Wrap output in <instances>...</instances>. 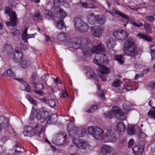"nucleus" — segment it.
Returning <instances> with one entry per match:
<instances>
[{
	"label": "nucleus",
	"mask_w": 155,
	"mask_h": 155,
	"mask_svg": "<svg viewBox=\"0 0 155 155\" xmlns=\"http://www.w3.org/2000/svg\"><path fill=\"white\" fill-rule=\"evenodd\" d=\"M106 19L105 17L103 15H97L96 23L98 24L101 25H103L105 24Z\"/></svg>",
	"instance_id": "nucleus-25"
},
{
	"label": "nucleus",
	"mask_w": 155,
	"mask_h": 155,
	"mask_svg": "<svg viewBox=\"0 0 155 155\" xmlns=\"http://www.w3.org/2000/svg\"><path fill=\"white\" fill-rule=\"evenodd\" d=\"M98 96L101 97V98L103 99L104 100H106V98L105 97V95L104 94V91H102V93H101Z\"/></svg>",
	"instance_id": "nucleus-64"
},
{
	"label": "nucleus",
	"mask_w": 155,
	"mask_h": 155,
	"mask_svg": "<svg viewBox=\"0 0 155 155\" xmlns=\"http://www.w3.org/2000/svg\"><path fill=\"white\" fill-rule=\"evenodd\" d=\"M42 90H34V91L37 94H39L41 96H42L44 94V93L42 91Z\"/></svg>",
	"instance_id": "nucleus-63"
},
{
	"label": "nucleus",
	"mask_w": 155,
	"mask_h": 155,
	"mask_svg": "<svg viewBox=\"0 0 155 155\" xmlns=\"http://www.w3.org/2000/svg\"><path fill=\"white\" fill-rule=\"evenodd\" d=\"M145 19L150 22H153L154 20V18L151 16H147L145 17Z\"/></svg>",
	"instance_id": "nucleus-62"
},
{
	"label": "nucleus",
	"mask_w": 155,
	"mask_h": 155,
	"mask_svg": "<svg viewBox=\"0 0 155 155\" xmlns=\"http://www.w3.org/2000/svg\"><path fill=\"white\" fill-rule=\"evenodd\" d=\"M67 130L70 136L73 137L76 136L78 128L75 127L72 121H71L67 125Z\"/></svg>",
	"instance_id": "nucleus-10"
},
{
	"label": "nucleus",
	"mask_w": 155,
	"mask_h": 155,
	"mask_svg": "<svg viewBox=\"0 0 155 155\" xmlns=\"http://www.w3.org/2000/svg\"><path fill=\"white\" fill-rule=\"evenodd\" d=\"M97 108V105L92 104L91 105V107L90 108V109L86 111V112L88 113H92Z\"/></svg>",
	"instance_id": "nucleus-48"
},
{
	"label": "nucleus",
	"mask_w": 155,
	"mask_h": 155,
	"mask_svg": "<svg viewBox=\"0 0 155 155\" xmlns=\"http://www.w3.org/2000/svg\"><path fill=\"white\" fill-rule=\"evenodd\" d=\"M48 114V111L43 109L42 111L38 110L33 106L32 108L31 114L29 119L32 120L35 118H37L38 120H42V122H44L46 119L47 115Z\"/></svg>",
	"instance_id": "nucleus-4"
},
{
	"label": "nucleus",
	"mask_w": 155,
	"mask_h": 155,
	"mask_svg": "<svg viewBox=\"0 0 155 155\" xmlns=\"http://www.w3.org/2000/svg\"><path fill=\"white\" fill-rule=\"evenodd\" d=\"M35 84L34 87L36 89V90H42L44 88L43 85L41 83Z\"/></svg>",
	"instance_id": "nucleus-46"
},
{
	"label": "nucleus",
	"mask_w": 155,
	"mask_h": 155,
	"mask_svg": "<svg viewBox=\"0 0 155 155\" xmlns=\"http://www.w3.org/2000/svg\"><path fill=\"white\" fill-rule=\"evenodd\" d=\"M103 138L106 142H115L117 140L115 134L111 130H107Z\"/></svg>",
	"instance_id": "nucleus-9"
},
{
	"label": "nucleus",
	"mask_w": 155,
	"mask_h": 155,
	"mask_svg": "<svg viewBox=\"0 0 155 155\" xmlns=\"http://www.w3.org/2000/svg\"><path fill=\"white\" fill-rule=\"evenodd\" d=\"M47 115L46 119H47V124H52L55 123L57 121L58 116L55 114H52L47 117ZM45 120H44L45 121Z\"/></svg>",
	"instance_id": "nucleus-18"
},
{
	"label": "nucleus",
	"mask_w": 155,
	"mask_h": 155,
	"mask_svg": "<svg viewBox=\"0 0 155 155\" xmlns=\"http://www.w3.org/2000/svg\"><path fill=\"white\" fill-rule=\"evenodd\" d=\"M45 18L48 19H51L52 17V13L48 10L45 11Z\"/></svg>",
	"instance_id": "nucleus-51"
},
{
	"label": "nucleus",
	"mask_w": 155,
	"mask_h": 155,
	"mask_svg": "<svg viewBox=\"0 0 155 155\" xmlns=\"http://www.w3.org/2000/svg\"><path fill=\"white\" fill-rule=\"evenodd\" d=\"M26 130L25 128V131L23 132V134L24 135L26 136H32V132L30 130H32L33 133L35 135H37L38 136H40L41 134L43 132H44L45 128V127L43 126L41 128L40 130H39L40 127L38 128V125L37 124L34 127H31L30 126H27Z\"/></svg>",
	"instance_id": "nucleus-5"
},
{
	"label": "nucleus",
	"mask_w": 155,
	"mask_h": 155,
	"mask_svg": "<svg viewBox=\"0 0 155 155\" xmlns=\"http://www.w3.org/2000/svg\"><path fill=\"white\" fill-rule=\"evenodd\" d=\"M95 129V128H94L93 126H90L89 127H88L87 130L88 133L93 136V134L94 133V130Z\"/></svg>",
	"instance_id": "nucleus-55"
},
{
	"label": "nucleus",
	"mask_w": 155,
	"mask_h": 155,
	"mask_svg": "<svg viewBox=\"0 0 155 155\" xmlns=\"http://www.w3.org/2000/svg\"><path fill=\"white\" fill-rule=\"evenodd\" d=\"M6 73L8 76H10L12 78H14L15 77V74L13 71L11 69H8L6 70Z\"/></svg>",
	"instance_id": "nucleus-53"
},
{
	"label": "nucleus",
	"mask_w": 155,
	"mask_h": 155,
	"mask_svg": "<svg viewBox=\"0 0 155 155\" xmlns=\"http://www.w3.org/2000/svg\"><path fill=\"white\" fill-rule=\"evenodd\" d=\"M55 25L58 29L61 30L64 26V23L63 20L61 19L58 20L55 23Z\"/></svg>",
	"instance_id": "nucleus-34"
},
{
	"label": "nucleus",
	"mask_w": 155,
	"mask_h": 155,
	"mask_svg": "<svg viewBox=\"0 0 155 155\" xmlns=\"http://www.w3.org/2000/svg\"><path fill=\"white\" fill-rule=\"evenodd\" d=\"M137 36L139 38L145 39L147 41H151L152 40V38L144 34H138Z\"/></svg>",
	"instance_id": "nucleus-33"
},
{
	"label": "nucleus",
	"mask_w": 155,
	"mask_h": 155,
	"mask_svg": "<svg viewBox=\"0 0 155 155\" xmlns=\"http://www.w3.org/2000/svg\"><path fill=\"white\" fill-rule=\"evenodd\" d=\"M86 1L90 5V6L91 8H96L97 7L94 0H87Z\"/></svg>",
	"instance_id": "nucleus-45"
},
{
	"label": "nucleus",
	"mask_w": 155,
	"mask_h": 155,
	"mask_svg": "<svg viewBox=\"0 0 155 155\" xmlns=\"http://www.w3.org/2000/svg\"><path fill=\"white\" fill-rule=\"evenodd\" d=\"M21 143L19 142H17L15 144V146L13 147V149L15 150V153L18 154V153H22V152L19 151V150H17V148L19 147L20 148H21Z\"/></svg>",
	"instance_id": "nucleus-42"
},
{
	"label": "nucleus",
	"mask_w": 155,
	"mask_h": 155,
	"mask_svg": "<svg viewBox=\"0 0 155 155\" xmlns=\"http://www.w3.org/2000/svg\"><path fill=\"white\" fill-rule=\"evenodd\" d=\"M103 30L99 26H95L91 28V34L94 36L98 37L102 34Z\"/></svg>",
	"instance_id": "nucleus-14"
},
{
	"label": "nucleus",
	"mask_w": 155,
	"mask_h": 155,
	"mask_svg": "<svg viewBox=\"0 0 155 155\" xmlns=\"http://www.w3.org/2000/svg\"><path fill=\"white\" fill-rule=\"evenodd\" d=\"M56 11V17L60 19H64L67 15L66 13L59 7H57L55 9Z\"/></svg>",
	"instance_id": "nucleus-19"
},
{
	"label": "nucleus",
	"mask_w": 155,
	"mask_h": 155,
	"mask_svg": "<svg viewBox=\"0 0 155 155\" xmlns=\"http://www.w3.org/2000/svg\"><path fill=\"white\" fill-rule=\"evenodd\" d=\"M101 68L99 70L100 77L103 81L106 80V76L110 72V70L104 65H102Z\"/></svg>",
	"instance_id": "nucleus-11"
},
{
	"label": "nucleus",
	"mask_w": 155,
	"mask_h": 155,
	"mask_svg": "<svg viewBox=\"0 0 155 155\" xmlns=\"http://www.w3.org/2000/svg\"><path fill=\"white\" fill-rule=\"evenodd\" d=\"M106 44L107 46L109 48H113L116 44L115 41L112 39L108 40L107 41Z\"/></svg>",
	"instance_id": "nucleus-36"
},
{
	"label": "nucleus",
	"mask_w": 155,
	"mask_h": 155,
	"mask_svg": "<svg viewBox=\"0 0 155 155\" xmlns=\"http://www.w3.org/2000/svg\"><path fill=\"white\" fill-rule=\"evenodd\" d=\"M123 109L124 111H128L131 110L130 105L129 103H125L123 105Z\"/></svg>",
	"instance_id": "nucleus-47"
},
{
	"label": "nucleus",
	"mask_w": 155,
	"mask_h": 155,
	"mask_svg": "<svg viewBox=\"0 0 155 155\" xmlns=\"http://www.w3.org/2000/svg\"><path fill=\"white\" fill-rule=\"evenodd\" d=\"M83 55L86 57H90L91 56V51L88 50L83 49L82 51Z\"/></svg>",
	"instance_id": "nucleus-50"
},
{
	"label": "nucleus",
	"mask_w": 155,
	"mask_h": 155,
	"mask_svg": "<svg viewBox=\"0 0 155 155\" xmlns=\"http://www.w3.org/2000/svg\"><path fill=\"white\" fill-rule=\"evenodd\" d=\"M140 143H139L137 145H135L132 149L133 153L135 155H141L143 153L144 145L143 143L142 144H140Z\"/></svg>",
	"instance_id": "nucleus-13"
},
{
	"label": "nucleus",
	"mask_w": 155,
	"mask_h": 155,
	"mask_svg": "<svg viewBox=\"0 0 155 155\" xmlns=\"http://www.w3.org/2000/svg\"><path fill=\"white\" fill-rule=\"evenodd\" d=\"M23 58V54L21 52L16 50L14 54L13 60L17 63L20 62Z\"/></svg>",
	"instance_id": "nucleus-17"
},
{
	"label": "nucleus",
	"mask_w": 155,
	"mask_h": 155,
	"mask_svg": "<svg viewBox=\"0 0 155 155\" xmlns=\"http://www.w3.org/2000/svg\"><path fill=\"white\" fill-rule=\"evenodd\" d=\"M71 42L73 43L72 46L74 48L78 49L80 48L82 44V41L80 38H74L71 39Z\"/></svg>",
	"instance_id": "nucleus-16"
},
{
	"label": "nucleus",
	"mask_w": 155,
	"mask_h": 155,
	"mask_svg": "<svg viewBox=\"0 0 155 155\" xmlns=\"http://www.w3.org/2000/svg\"><path fill=\"white\" fill-rule=\"evenodd\" d=\"M123 56L122 54L116 55L114 57V58L117 61L121 64H123L124 61L122 60Z\"/></svg>",
	"instance_id": "nucleus-38"
},
{
	"label": "nucleus",
	"mask_w": 155,
	"mask_h": 155,
	"mask_svg": "<svg viewBox=\"0 0 155 155\" xmlns=\"http://www.w3.org/2000/svg\"><path fill=\"white\" fill-rule=\"evenodd\" d=\"M49 76V75L47 73H45L41 77L42 80L45 82L46 84V81L48 80Z\"/></svg>",
	"instance_id": "nucleus-54"
},
{
	"label": "nucleus",
	"mask_w": 155,
	"mask_h": 155,
	"mask_svg": "<svg viewBox=\"0 0 155 155\" xmlns=\"http://www.w3.org/2000/svg\"><path fill=\"white\" fill-rule=\"evenodd\" d=\"M113 150L112 147L107 145H104L102 146V152L105 154L111 152Z\"/></svg>",
	"instance_id": "nucleus-27"
},
{
	"label": "nucleus",
	"mask_w": 155,
	"mask_h": 155,
	"mask_svg": "<svg viewBox=\"0 0 155 155\" xmlns=\"http://www.w3.org/2000/svg\"><path fill=\"white\" fill-rule=\"evenodd\" d=\"M144 27L147 34H149L152 32V28L148 24L145 23L144 24Z\"/></svg>",
	"instance_id": "nucleus-41"
},
{
	"label": "nucleus",
	"mask_w": 155,
	"mask_h": 155,
	"mask_svg": "<svg viewBox=\"0 0 155 155\" xmlns=\"http://www.w3.org/2000/svg\"><path fill=\"white\" fill-rule=\"evenodd\" d=\"M81 5L83 7L85 8H91L90 6V5L87 2L81 3Z\"/></svg>",
	"instance_id": "nucleus-60"
},
{
	"label": "nucleus",
	"mask_w": 155,
	"mask_h": 155,
	"mask_svg": "<svg viewBox=\"0 0 155 155\" xmlns=\"http://www.w3.org/2000/svg\"><path fill=\"white\" fill-rule=\"evenodd\" d=\"M88 25L86 23H85L78 29L77 31L80 32H85L88 31Z\"/></svg>",
	"instance_id": "nucleus-29"
},
{
	"label": "nucleus",
	"mask_w": 155,
	"mask_h": 155,
	"mask_svg": "<svg viewBox=\"0 0 155 155\" xmlns=\"http://www.w3.org/2000/svg\"><path fill=\"white\" fill-rule=\"evenodd\" d=\"M129 21V22H130L132 25L136 27H142L143 26V25L142 23H139L138 24H137L135 22L130 20Z\"/></svg>",
	"instance_id": "nucleus-52"
},
{
	"label": "nucleus",
	"mask_w": 155,
	"mask_h": 155,
	"mask_svg": "<svg viewBox=\"0 0 155 155\" xmlns=\"http://www.w3.org/2000/svg\"><path fill=\"white\" fill-rule=\"evenodd\" d=\"M72 141L73 143L80 149L87 150L89 148L88 143L83 139L74 138Z\"/></svg>",
	"instance_id": "nucleus-6"
},
{
	"label": "nucleus",
	"mask_w": 155,
	"mask_h": 155,
	"mask_svg": "<svg viewBox=\"0 0 155 155\" xmlns=\"http://www.w3.org/2000/svg\"><path fill=\"white\" fill-rule=\"evenodd\" d=\"M0 124H4V126L7 127L9 126V123L8 119L5 117L0 115Z\"/></svg>",
	"instance_id": "nucleus-26"
},
{
	"label": "nucleus",
	"mask_w": 155,
	"mask_h": 155,
	"mask_svg": "<svg viewBox=\"0 0 155 155\" xmlns=\"http://www.w3.org/2000/svg\"><path fill=\"white\" fill-rule=\"evenodd\" d=\"M135 43V42L133 39L129 38L125 41L124 46L125 54L130 57L131 60H134L133 64H135L136 57L138 52Z\"/></svg>",
	"instance_id": "nucleus-1"
},
{
	"label": "nucleus",
	"mask_w": 155,
	"mask_h": 155,
	"mask_svg": "<svg viewBox=\"0 0 155 155\" xmlns=\"http://www.w3.org/2000/svg\"><path fill=\"white\" fill-rule=\"evenodd\" d=\"M108 61L107 57L106 55L102 53H97L95 57V59L93 60V62L98 65L100 66L101 64L100 63H103L107 62ZM102 65H101V66Z\"/></svg>",
	"instance_id": "nucleus-7"
},
{
	"label": "nucleus",
	"mask_w": 155,
	"mask_h": 155,
	"mask_svg": "<svg viewBox=\"0 0 155 155\" xmlns=\"http://www.w3.org/2000/svg\"><path fill=\"white\" fill-rule=\"evenodd\" d=\"M21 87L20 88L21 90H25L28 92H30L31 91V87L28 85L27 82H24L21 85Z\"/></svg>",
	"instance_id": "nucleus-30"
},
{
	"label": "nucleus",
	"mask_w": 155,
	"mask_h": 155,
	"mask_svg": "<svg viewBox=\"0 0 155 155\" xmlns=\"http://www.w3.org/2000/svg\"><path fill=\"white\" fill-rule=\"evenodd\" d=\"M5 13L7 14L10 17V21L5 22L7 26L12 27L16 26L18 22V18L17 17V15L15 12L13 11L10 7L6 6L5 8Z\"/></svg>",
	"instance_id": "nucleus-3"
},
{
	"label": "nucleus",
	"mask_w": 155,
	"mask_h": 155,
	"mask_svg": "<svg viewBox=\"0 0 155 155\" xmlns=\"http://www.w3.org/2000/svg\"><path fill=\"white\" fill-rule=\"evenodd\" d=\"M28 27H27L26 29L24 30L22 34V37L23 40L25 42L27 43L28 44V41H27V37L28 35L27 34V32L28 30Z\"/></svg>",
	"instance_id": "nucleus-39"
},
{
	"label": "nucleus",
	"mask_w": 155,
	"mask_h": 155,
	"mask_svg": "<svg viewBox=\"0 0 155 155\" xmlns=\"http://www.w3.org/2000/svg\"><path fill=\"white\" fill-rule=\"evenodd\" d=\"M3 51H6L8 54L10 55L13 52V49L12 46L10 45L6 44L4 45V49Z\"/></svg>",
	"instance_id": "nucleus-23"
},
{
	"label": "nucleus",
	"mask_w": 155,
	"mask_h": 155,
	"mask_svg": "<svg viewBox=\"0 0 155 155\" xmlns=\"http://www.w3.org/2000/svg\"><path fill=\"white\" fill-rule=\"evenodd\" d=\"M104 115L105 117L109 118H112L115 115L118 119L121 120H124L126 118L125 113L122 112L119 107L115 106L112 107L111 111L104 113Z\"/></svg>",
	"instance_id": "nucleus-2"
},
{
	"label": "nucleus",
	"mask_w": 155,
	"mask_h": 155,
	"mask_svg": "<svg viewBox=\"0 0 155 155\" xmlns=\"http://www.w3.org/2000/svg\"><path fill=\"white\" fill-rule=\"evenodd\" d=\"M57 141L60 145L63 144L66 142L67 134L63 131H61L57 134Z\"/></svg>",
	"instance_id": "nucleus-12"
},
{
	"label": "nucleus",
	"mask_w": 155,
	"mask_h": 155,
	"mask_svg": "<svg viewBox=\"0 0 155 155\" xmlns=\"http://www.w3.org/2000/svg\"><path fill=\"white\" fill-rule=\"evenodd\" d=\"M97 15H95L94 13H90L87 15V19L89 23L91 25L95 24L97 22Z\"/></svg>",
	"instance_id": "nucleus-20"
},
{
	"label": "nucleus",
	"mask_w": 155,
	"mask_h": 155,
	"mask_svg": "<svg viewBox=\"0 0 155 155\" xmlns=\"http://www.w3.org/2000/svg\"><path fill=\"white\" fill-rule=\"evenodd\" d=\"M56 101L53 99H51L48 100V104L51 107H54L56 106Z\"/></svg>",
	"instance_id": "nucleus-49"
},
{
	"label": "nucleus",
	"mask_w": 155,
	"mask_h": 155,
	"mask_svg": "<svg viewBox=\"0 0 155 155\" xmlns=\"http://www.w3.org/2000/svg\"><path fill=\"white\" fill-rule=\"evenodd\" d=\"M127 132L129 135H133L135 134V130L133 128L128 127L127 129Z\"/></svg>",
	"instance_id": "nucleus-56"
},
{
	"label": "nucleus",
	"mask_w": 155,
	"mask_h": 155,
	"mask_svg": "<svg viewBox=\"0 0 155 155\" xmlns=\"http://www.w3.org/2000/svg\"><path fill=\"white\" fill-rule=\"evenodd\" d=\"M31 64V61L28 60H22L20 63L21 67L23 68H25L29 66Z\"/></svg>",
	"instance_id": "nucleus-24"
},
{
	"label": "nucleus",
	"mask_w": 155,
	"mask_h": 155,
	"mask_svg": "<svg viewBox=\"0 0 155 155\" xmlns=\"http://www.w3.org/2000/svg\"><path fill=\"white\" fill-rule=\"evenodd\" d=\"M150 50L152 59L154 61L155 59V46L152 45L150 47Z\"/></svg>",
	"instance_id": "nucleus-43"
},
{
	"label": "nucleus",
	"mask_w": 155,
	"mask_h": 155,
	"mask_svg": "<svg viewBox=\"0 0 155 155\" xmlns=\"http://www.w3.org/2000/svg\"><path fill=\"white\" fill-rule=\"evenodd\" d=\"M113 35L116 39L120 40H124L128 36V35L125 31L120 29L114 32Z\"/></svg>",
	"instance_id": "nucleus-8"
},
{
	"label": "nucleus",
	"mask_w": 155,
	"mask_h": 155,
	"mask_svg": "<svg viewBox=\"0 0 155 155\" xmlns=\"http://www.w3.org/2000/svg\"><path fill=\"white\" fill-rule=\"evenodd\" d=\"M20 47L22 49L24 50H25L28 48L27 45H24L22 43H20Z\"/></svg>",
	"instance_id": "nucleus-59"
},
{
	"label": "nucleus",
	"mask_w": 155,
	"mask_h": 155,
	"mask_svg": "<svg viewBox=\"0 0 155 155\" xmlns=\"http://www.w3.org/2000/svg\"><path fill=\"white\" fill-rule=\"evenodd\" d=\"M34 16L38 19L41 20H42V17L39 12H36L34 14Z\"/></svg>",
	"instance_id": "nucleus-58"
},
{
	"label": "nucleus",
	"mask_w": 155,
	"mask_h": 155,
	"mask_svg": "<svg viewBox=\"0 0 155 155\" xmlns=\"http://www.w3.org/2000/svg\"><path fill=\"white\" fill-rule=\"evenodd\" d=\"M147 115L150 118L155 119V107H153L151 110L148 112Z\"/></svg>",
	"instance_id": "nucleus-35"
},
{
	"label": "nucleus",
	"mask_w": 155,
	"mask_h": 155,
	"mask_svg": "<svg viewBox=\"0 0 155 155\" xmlns=\"http://www.w3.org/2000/svg\"><path fill=\"white\" fill-rule=\"evenodd\" d=\"M115 12L116 14L119 15L120 16L122 17L124 19L123 20L124 22H126L128 21H130V19L129 16L117 10L115 11Z\"/></svg>",
	"instance_id": "nucleus-28"
},
{
	"label": "nucleus",
	"mask_w": 155,
	"mask_h": 155,
	"mask_svg": "<svg viewBox=\"0 0 155 155\" xmlns=\"http://www.w3.org/2000/svg\"><path fill=\"white\" fill-rule=\"evenodd\" d=\"M58 40L60 41H63L66 39V35L63 32H61L58 36Z\"/></svg>",
	"instance_id": "nucleus-37"
},
{
	"label": "nucleus",
	"mask_w": 155,
	"mask_h": 155,
	"mask_svg": "<svg viewBox=\"0 0 155 155\" xmlns=\"http://www.w3.org/2000/svg\"><path fill=\"white\" fill-rule=\"evenodd\" d=\"M149 86L152 89L155 88V81H152L149 84Z\"/></svg>",
	"instance_id": "nucleus-61"
},
{
	"label": "nucleus",
	"mask_w": 155,
	"mask_h": 155,
	"mask_svg": "<svg viewBox=\"0 0 155 155\" xmlns=\"http://www.w3.org/2000/svg\"><path fill=\"white\" fill-rule=\"evenodd\" d=\"M85 133L86 131L84 129L78 128V130L76 132V136L79 137H82Z\"/></svg>",
	"instance_id": "nucleus-32"
},
{
	"label": "nucleus",
	"mask_w": 155,
	"mask_h": 155,
	"mask_svg": "<svg viewBox=\"0 0 155 155\" xmlns=\"http://www.w3.org/2000/svg\"><path fill=\"white\" fill-rule=\"evenodd\" d=\"M93 136L95 139L100 140L103 138L104 135V131L101 128H95Z\"/></svg>",
	"instance_id": "nucleus-15"
},
{
	"label": "nucleus",
	"mask_w": 155,
	"mask_h": 155,
	"mask_svg": "<svg viewBox=\"0 0 155 155\" xmlns=\"http://www.w3.org/2000/svg\"><path fill=\"white\" fill-rule=\"evenodd\" d=\"M134 143V140L132 138L130 139L128 143V146L129 148H131L132 147Z\"/></svg>",
	"instance_id": "nucleus-57"
},
{
	"label": "nucleus",
	"mask_w": 155,
	"mask_h": 155,
	"mask_svg": "<svg viewBox=\"0 0 155 155\" xmlns=\"http://www.w3.org/2000/svg\"><path fill=\"white\" fill-rule=\"evenodd\" d=\"M88 77L93 80H96L97 76L96 74L93 71H88L87 73Z\"/></svg>",
	"instance_id": "nucleus-40"
},
{
	"label": "nucleus",
	"mask_w": 155,
	"mask_h": 155,
	"mask_svg": "<svg viewBox=\"0 0 155 155\" xmlns=\"http://www.w3.org/2000/svg\"><path fill=\"white\" fill-rule=\"evenodd\" d=\"M73 22L76 30L85 23L81 19L78 18H75Z\"/></svg>",
	"instance_id": "nucleus-22"
},
{
	"label": "nucleus",
	"mask_w": 155,
	"mask_h": 155,
	"mask_svg": "<svg viewBox=\"0 0 155 155\" xmlns=\"http://www.w3.org/2000/svg\"><path fill=\"white\" fill-rule=\"evenodd\" d=\"M117 128L119 131L123 132L125 129V126L124 123L122 122H118L117 125Z\"/></svg>",
	"instance_id": "nucleus-31"
},
{
	"label": "nucleus",
	"mask_w": 155,
	"mask_h": 155,
	"mask_svg": "<svg viewBox=\"0 0 155 155\" xmlns=\"http://www.w3.org/2000/svg\"><path fill=\"white\" fill-rule=\"evenodd\" d=\"M105 50L103 45L100 43L98 45H95L93 47L91 50V52L93 53L97 52L98 51H100L101 53L104 52Z\"/></svg>",
	"instance_id": "nucleus-21"
},
{
	"label": "nucleus",
	"mask_w": 155,
	"mask_h": 155,
	"mask_svg": "<svg viewBox=\"0 0 155 155\" xmlns=\"http://www.w3.org/2000/svg\"><path fill=\"white\" fill-rule=\"evenodd\" d=\"M122 83V81L118 79H115L111 84L113 87H117L120 86Z\"/></svg>",
	"instance_id": "nucleus-44"
}]
</instances>
